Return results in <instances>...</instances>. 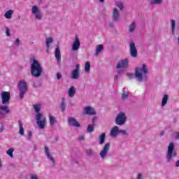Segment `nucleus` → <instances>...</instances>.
Here are the masks:
<instances>
[{"mask_svg":"<svg viewBox=\"0 0 179 179\" xmlns=\"http://www.w3.org/2000/svg\"><path fill=\"white\" fill-rule=\"evenodd\" d=\"M36 115V124L38 127L40 128V129H44L45 128V117L43 116V114L40 113V110H41V106L38 103H36L33 106Z\"/></svg>","mask_w":179,"mask_h":179,"instance_id":"f257e3e1","label":"nucleus"},{"mask_svg":"<svg viewBox=\"0 0 179 179\" xmlns=\"http://www.w3.org/2000/svg\"><path fill=\"white\" fill-rule=\"evenodd\" d=\"M43 73V67L38 61L34 59L31 65V75L34 78H40Z\"/></svg>","mask_w":179,"mask_h":179,"instance_id":"f03ea898","label":"nucleus"},{"mask_svg":"<svg viewBox=\"0 0 179 179\" xmlns=\"http://www.w3.org/2000/svg\"><path fill=\"white\" fill-rule=\"evenodd\" d=\"M149 69L146 64H143L142 68L136 67L135 71V78H136L138 82H142L143 80V76L145 78H148V73Z\"/></svg>","mask_w":179,"mask_h":179,"instance_id":"7ed1b4c3","label":"nucleus"},{"mask_svg":"<svg viewBox=\"0 0 179 179\" xmlns=\"http://www.w3.org/2000/svg\"><path fill=\"white\" fill-rule=\"evenodd\" d=\"M177 156V152L174 151V143H171L168 146V151L166 154V161L168 163H170V161L173 157Z\"/></svg>","mask_w":179,"mask_h":179,"instance_id":"20e7f679","label":"nucleus"},{"mask_svg":"<svg viewBox=\"0 0 179 179\" xmlns=\"http://www.w3.org/2000/svg\"><path fill=\"white\" fill-rule=\"evenodd\" d=\"M18 89L20 92V99H23L24 94L27 92V83L24 80H22L18 83Z\"/></svg>","mask_w":179,"mask_h":179,"instance_id":"39448f33","label":"nucleus"},{"mask_svg":"<svg viewBox=\"0 0 179 179\" xmlns=\"http://www.w3.org/2000/svg\"><path fill=\"white\" fill-rule=\"evenodd\" d=\"M115 122L117 125H124V124L127 122V116L125 115V113L120 112L116 117Z\"/></svg>","mask_w":179,"mask_h":179,"instance_id":"423d86ee","label":"nucleus"},{"mask_svg":"<svg viewBox=\"0 0 179 179\" xmlns=\"http://www.w3.org/2000/svg\"><path fill=\"white\" fill-rule=\"evenodd\" d=\"M2 104L8 106L10 101V93L9 92H3L1 93Z\"/></svg>","mask_w":179,"mask_h":179,"instance_id":"0eeeda50","label":"nucleus"},{"mask_svg":"<svg viewBox=\"0 0 179 179\" xmlns=\"http://www.w3.org/2000/svg\"><path fill=\"white\" fill-rule=\"evenodd\" d=\"M10 114V110L8 106H0V118H5V115Z\"/></svg>","mask_w":179,"mask_h":179,"instance_id":"6e6552de","label":"nucleus"},{"mask_svg":"<svg viewBox=\"0 0 179 179\" xmlns=\"http://www.w3.org/2000/svg\"><path fill=\"white\" fill-rule=\"evenodd\" d=\"M110 143H106L105 144V145L103 148V150L99 153L101 159H105L106 158V156H107V153H108V150H110Z\"/></svg>","mask_w":179,"mask_h":179,"instance_id":"1a4fd4ad","label":"nucleus"},{"mask_svg":"<svg viewBox=\"0 0 179 179\" xmlns=\"http://www.w3.org/2000/svg\"><path fill=\"white\" fill-rule=\"evenodd\" d=\"M79 71H80V64H77L76 69L71 73L72 79H79Z\"/></svg>","mask_w":179,"mask_h":179,"instance_id":"9d476101","label":"nucleus"},{"mask_svg":"<svg viewBox=\"0 0 179 179\" xmlns=\"http://www.w3.org/2000/svg\"><path fill=\"white\" fill-rule=\"evenodd\" d=\"M130 55L134 58L138 57V50H136V46L135 45V43H130Z\"/></svg>","mask_w":179,"mask_h":179,"instance_id":"9b49d317","label":"nucleus"},{"mask_svg":"<svg viewBox=\"0 0 179 179\" xmlns=\"http://www.w3.org/2000/svg\"><path fill=\"white\" fill-rule=\"evenodd\" d=\"M129 62L128 59H122L117 63L116 68H117V69L121 68L127 69L128 68Z\"/></svg>","mask_w":179,"mask_h":179,"instance_id":"f8f14e48","label":"nucleus"},{"mask_svg":"<svg viewBox=\"0 0 179 179\" xmlns=\"http://www.w3.org/2000/svg\"><path fill=\"white\" fill-rule=\"evenodd\" d=\"M32 13L35 15L36 19H38V20H41V12H40L38 7H37L36 6H34L32 7Z\"/></svg>","mask_w":179,"mask_h":179,"instance_id":"ddd939ff","label":"nucleus"},{"mask_svg":"<svg viewBox=\"0 0 179 179\" xmlns=\"http://www.w3.org/2000/svg\"><path fill=\"white\" fill-rule=\"evenodd\" d=\"M84 114H87V115H96V110L91 106H85L84 107Z\"/></svg>","mask_w":179,"mask_h":179,"instance_id":"4468645a","label":"nucleus"},{"mask_svg":"<svg viewBox=\"0 0 179 179\" xmlns=\"http://www.w3.org/2000/svg\"><path fill=\"white\" fill-rule=\"evenodd\" d=\"M79 47H80V41H79V38L76 36L74 42L73 43V51H78L79 50Z\"/></svg>","mask_w":179,"mask_h":179,"instance_id":"2eb2a0df","label":"nucleus"},{"mask_svg":"<svg viewBox=\"0 0 179 179\" xmlns=\"http://www.w3.org/2000/svg\"><path fill=\"white\" fill-rule=\"evenodd\" d=\"M69 125H71V127H76L77 128H79V127H80V124H79V122L76 121V119L73 117L69 118Z\"/></svg>","mask_w":179,"mask_h":179,"instance_id":"dca6fc26","label":"nucleus"},{"mask_svg":"<svg viewBox=\"0 0 179 179\" xmlns=\"http://www.w3.org/2000/svg\"><path fill=\"white\" fill-rule=\"evenodd\" d=\"M55 57L58 62V64H61V50L57 47L55 51Z\"/></svg>","mask_w":179,"mask_h":179,"instance_id":"f3484780","label":"nucleus"},{"mask_svg":"<svg viewBox=\"0 0 179 179\" xmlns=\"http://www.w3.org/2000/svg\"><path fill=\"white\" fill-rule=\"evenodd\" d=\"M45 153H46L48 159H49V160H51V162L53 164H55V159L52 157V155L50 152V150L48 149V147H47V146L45 147Z\"/></svg>","mask_w":179,"mask_h":179,"instance_id":"a211bd4d","label":"nucleus"},{"mask_svg":"<svg viewBox=\"0 0 179 179\" xmlns=\"http://www.w3.org/2000/svg\"><path fill=\"white\" fill-rule=\"evenodd\" d=\"M112 16L115 22H118L120 20V13L118 12V10L117 8L113 9Z\"/></svg>","mask_w":179,"mask_h":179,"instance_id":"6ab92c4d","label":"nucleus"},{"mask_svg":"<svg viewBox=\"0 0 179 179\" xmlns=\"http://www.w3.org/2000/svg\"><path fill=\"white\" fill-rule=\"evenodd\" d=\"M118 134H120V129L117 126L113 127L110 131V136L115 138Z\"/></svg>","mask_w":179,"mask_h":179,"instance_id":"aec40b11","label":"nucleus"},{"mask_svg":"<svg viewBox=\"0 0 179 179\" xmlns=\"http://www.w3.org/2000/svg\"><path fill=\"white\" fill-rule=\"evenodd\" d=\"M18 125H19V134L23 136L24 135V129L23 128V122H22V120L18 121Z\"/></svg>","mask_w":179,"mask_h":179,"instance_id":"412c9836","label":"nucleus"},{"mask_svg":"<svg viewBox=\"0 0 179 179\" xmlns=\"http://www.w3.org/2000/svg\"><path fill=\"white\" fill-rule=\"evenodd\" d=\"M76 94V89H75L74 86H71L69 88V92H68L69 97H73V96H75Z\"/></svg>","mask_w":179,"mask_h":179,"instance_id":"4be33fe9","label":"nucleus"},{"mask_svg":"<svg viewBox=\"0 0 179 179\" xmlns=\"http://www.w3.org/2000/svg\"><path fill=\"white\" fill-rule=\"evenodd\" d=\"M12 15H13V10H8L4 14L6 19H12Z\"/></svg>","mask_w":179,"mask_h":179,"instance_id":"5701e85b","label":"nucleus"},{"mask_svg":"<svg viewBox=\"0 0 179 179\" xmlns=\"http://www.w3.org/2000/svg\"><path fill=\"white\" fill-rule=\"evenodd\" d=\"M135 29H136V22L134 21L129 26V32L134 33Z\"/></svg>","mask_w":179,"mask_h":179,"instance_id":"b1692460","label":"nucleus"},{"mask_svg":"<svg viewBox=\"0 0 179 179\" xmlns=\"http://www.w3.org/2000/svg\"><path fill=\"white\" fill-rule=\"evenodd\" d=\"M49 121L50 125H54V124L57 123V118L51 115H49Z\"/></svg>","mask_w":179,"mask_h":179,"instance_id":"393cba45","label":"nucleus"},{"mask_svg":"<svg viewBox=\"0 0 179 179\" xmlns=\"http://www.w3.org/2000/svg\"><path fill=\"white\" fill-rule=\"evenodd\" d=\"M167 101H169V96L167 94H165L162 98V107H164V106L167 104Z\"/></svg>","mask_w":179,"mask_h":179,"instance_id":"a878e982","label":"nucleus"},{"mask_svg":"<svg viewBox=\"0 0 179 179\" xmlns=\"http://www.w3.org/2000/svg\"><path fill=\"white\" fill-rule=\"evenodd\" d=\"M104 141H106V133H102L101 135L99 136V144L103 145Z\"/></svg>","mask_w":179,"mask_h":179,"instance_id":"bb28decb","label":"nucleus"},{"mask_svg":"<svg viewBox=\"0 0 179 179\" xmlns=\"http://www.w3.org/2000/svg\"><path fill=\"white\" fill-rule=\"evenodd\" d=\"M150 5H162L163 0H150Z\"/></svg>","mask_w":179,"mask_h":179,"instance_id":"cd10ccee","label":"nucleus"},{"mask_svg":"<svg viewBox=\"0 0 179 179\" xmlns=\"http://www.w3.org/2000/svg\"><path fill=\"white\" fill-rule=\"evenodd\" d=\"M129 97V92H127L126 90H123L122 93V99L123 100H126V99H128Z\"/></svg>","mask_w":179,"mask_h":179,"instance_id":"c85d7f7f","label":"nucleus"},{"mask_svg":"<svg viewBox=\"0 0 179 179\" xmlns=\"http://www.w3.org/2000/svg\"><path fill=\"white\" fill-rule=\"evenodd\" d=\"M13 152H15V148H13L8 149L6 152L7 155H8L11 159H13Z\"/></svg>","mask_w":179,"mask_h":179,"instance_id":"c756f323","label":"nucleus"},{"mask_svg":"<svg viewBox=\"0 0 179 179\" xmlns=\"http://www.w3.org/2000/svg\"><path fill=\"white\" fill-rule=\"evenodd\" d=\"M103 45H99L96 48V56L97 57V55H99V52H101V51H103Z\"/></svg>","mask_w":179,"mask_h":179,"instance_id":"7c9ffc66","label":"nucleus"},{"mask_svg":"<svg viewBox=\"0 0 179 179\" xmlns=\"http://www.w3.org/2000/svg\"><path fill=\"white\" fill-rule=\"evenodd\" d=\"M60 108H61L62 113H64V111H65V108H66V106H65V98H63L62 99V103L60 105Z\"/></svg>","mask_w":179,"mask_h":179,"instance_id":"2f4dec72","label":"nucleus"},{"mask_svg":"<svg viewBox=\"0 0 179 179\" xmlns=\"http://www.w3.org/2000/svg\"><path fill=\"white\" fill-rule=\"evenodd\" d=\"M54 40L52 39V38H46V47L48 50V48H50V44H51V43H52Z\"/></svg>","mask_w":179,"mask_h":179,"instance_id":"473e14b6","label":"nucleus"},{"mask_svg":"<svg viewBox=\"0 0 179 179\" xmlns=\"http://www.w3.org/2000/svg\"><path fill=\"white\" fill-rule=\"evenodd\" d=\"M85 71L86 72H90V62H85Z\"/></svg>","mask_w":179,"mask_h":179,"instance_id":"72a5a7b5","label":"nucleus"},{"mask_svg":"<svg viewBox=\"0 0 179 179\" xmlns=\"http://www.w3.org/2000/svg\"><path fill=\"white\" fill-rule=\"evenodd\" d=\"M93 131H94V125L93 124H90L88 125V127H87V132H93Z\"/></svg>","mask_w":179,"mask_h":179,"instance_id":"f704fd0d","label":"nucleus"},{"mask_svg":"<svg viewBox=\"0 0 179 179\" xmlns=\"http://www.w3.org/2000/svg\"><path fill=\"white\" fill-rule=\"evenodd\" d=\"M171 27H172V33H174V30L176 29V20H171Z\"/></svg>","mask_w":179,"mask_h":179,"instance_id":"c9c22d12","label":"nucleus"},{"mask_svg":"<svg viewBox=\"0 0 179 179\" xmlns=\"http://www.w3.org/2000/svg\"><path fill=\"white\" fill-rule=\"evenodd\" d=\"M6 33L7 36H10V30H9V28H8V27H6Z\"/></svg>","mask_w":179,"mask_h":179,"instance_id":"e433bc0d","label":"nucleus"},{"mask_svg":"<svg viewBox=\"0 0 179 179\" xmlns=\"http://www.w3.org/2000/svg\"><path fill=\"white\" fill-rule=\"evenodd\" d=\"M127 76H129V79H134L135 76L133 73H127Z\"/></svg>","mask_w":179,"mask_h":179,"instance_id":"4c0bfd02","label":"nucleus"},{"mask_svg":"<svg viewBox=\"0 0 179 179\" xmlns=\"http://www.w3.org/2000/svg\"><path fill=\"white\" fill-rule=\"evenodd\" d=\"M62 78V75L61 74V73H57V79L58 80H59V79H61Z\"/></svg>","mask_w":179,"mask_h":179,"instance_id":"58836bf2","label":"nucleus"},{"mask_svg":"<svg viewBox=\"0 0 179 179\" xmlns=\"http://www.w3.org/2000/svg\"><path fill=\"white\" fill-rule=\"evenodd\" d=\"M117 8H120V10H122V9L124 8L122 6V3H117Z\"/></svg>","mask_w":179,"mask_h":179,"instance_id":"ea45409f","label":"nucleus"},{"mask_svg":"<svg viewBox=\"0 0 179 179\" xmlns=\"http://www.w3.org/2000/svg\"><path fill=\"white\" fill-rule=\"evenodd\" d=\"M31 136H32L31 131H29L27 134L28 139H31Z\"/></svg>","mask_w":179,"mask_h":179,"instance_id":"a19ab883","label":"nucleus"},{"mask_svg":"<svg viewBox=\"0 0 179 179\" xmlns=\"http://www.w3.org/2000/svg\"><path fill=\"white\" fill-rule=\"evenodd\" d=\"M119 134H123V135L127 134V131L125 130H119Z\"/></svg>","mask_w":179,"mask_h":179,"instance_id":"79ce46f5","label":"nucleus"},{"mask_svg":"<svg viewBox=\"0 0 179 179\" xmlns=\"http://www.w3.org/2000/svg\"><path fill=\"white\" fill-rule=\"evenodd\" d=\"M92 153H93V151L92 150H87V155H88V156H90Z\"/></svg>","mask_w":179,"mask_h":179,"instance_id":"37998d69","label":"nucleus"},{"mask_svg":"<svg viewBox=\"0 0 179 179\" xmlns=\"http://www.w3.org/2000/svg\"><path fill=\"white\" fill-rule=\"evenodd\" d=\"M15 44H16V45H19V44H20V41L19 40V38H17L15 40Z\"/></svg>","mask_w":179,"mask_h":179,"instance_id":"c03bdc74","label":"nucleus"},{"mask_svg":"<svg viewBox=\"0 0 179 179\" xmlns=\"http://www.w3.org/2000/svg\"><path fill=\"white\" fill-rule=\"evenodd\" d=\"M31 179H38V178H37V176L33 175L31 176Z\"/></svg>","mask_w":179,"mask_h":179,"instance_id":"a18cd8bd","label":"nucleus"},{"mask_svg":"<svg viewBox=\"0 0 179 179\" xmlns=\"http://www.w3.org/2000/svg\"><path fill=\"white\" fill-rule=\"evenodd\" d=\"M138 179H142V173H138Z\"/></svg>","mask_w":179,"mask_h":179,"instance_id":"49530a36","label":"nucleus"},{"mask_svg":"<svg viewBox=\"0 0 179 179\" xmlns=\"http://www.w3.org/2000/svg\"><path fill=\"white\" fill-rule=\"evenodd\" d=\"M85 139V137L83 136H80L79 140L83 141Z\"/></svg>","mask_w":179,"mask_h":179,"instance_id":"de8ad7c7","label":"nucleus"},{"mask_svg":"<svg viewBox=\"0 0 179 179\" xmlns=\"http://www.w3.org/2000/svg\"><path fill=\"white\" fill-rule=\"evenodd\" d=\"M117 73H118L119 75H121V73H124V71H117Z\"/></svg>","mask_w":179,"mask_h":179,"instance_id":"09e8293b","label":"nucleus"},{"mask_svg":"<svg viewBox=\"0 0 179 179\" xmlns=\"http://www.w3.org/2000/svg\"><path fill=\"white\" fill-rule=\"evenodd\" d=\"M176 167H179V160L176 162Z\"/></svg>","mask_w":179,"mask_h":179,"instance_id":"8fccbe9b","label":"nucleus"},{"mask_svg":"<svg viewBox=\"0 0 179 179\" xmlns=\"http://www.w3.org/2000/svg\"><path fill=\"white\" fill-rule=\"evenodd\" d=\"M3 129H5V128L3 127V126H2L0 129V132H2L3 131Z\"/></svg>","mask_w":179,"mask_h":179,"instance_id":"3c124183","label":"nucleus"},{"mask_svg":"<svg viewBox=\"0 0 179 179\" xmlns=\"http://www.w3.org/2000/svg\"><path fill=\"white\" fill-rule=\"evenodd\" d=\"M114 79L115 80H117L118 79V76H115Z\"/></svg>","mask_w":179,"mask_h":179,"instance_id":"603ef678","label":"nucleus"},{"mask_svg":"<svg viewBox=\"0 0 179 179\" xmlns=\"http://www.w3.org/2000/svg\"><path fill=\"white\" fill-rule=\"evenodd\" d=\"M176 139H179V133H178V134H176Z\"/></svg>","mask_w":179,"mask_h":179,"instance_id":"864d4df0","label":"nucleus"},{"mask_svg":"<svg viewBox=\"0 0 179 179\" xmlns=\"http://www.w3.org/2000/svg\"><path fill=\"white\" fill-rule=\"evenodd\" d=\"M105 0H99V2H101V3H103V2H104Z\"/></svg>","mask_w":179,"mask_h":179,"instance_id":"5fc2aeb1","label":"nucleus"},{"mask_svg":"<svg viewBox=\"0 0 179 179\" xmlns=\"http://www.w3.org/2000/svg\"><path fill=\"white\" fill-rule=\"evenodd\" d=\"M33 86H34V87H37V86L34 83L33 84Z\"/></svg>","mask_w":179,"mask_h":179,"instance_id":"6e6d98bb","label":"nucleus"},{"mask_svg":"<svg viewBox=\"0 0 179 179\" xmlns=\"http://www.w3.org/2000/svg\"><path fill=\"white\" fill-rule=\"evenodd\" d=\"M0 167H2V164L1 163V159H0Z\"/></svg>","mask_w":179,"mask_h":179,"instance_id":"4d7b16f0","label":"nucleus"},{"mask_svg":"<svg viewBox=\"0 0 179 179\" xmlns=\"http://www.w3.org/2000/svg\"><path fill=\"white\" fill-rule=\"evenodd\" d=\"M92 122H94V119L92 120Z\"/></svg>","mask_w":179,"mask_h":179,"instance_id":"13d9d810","label":"nucleus"}]
</instances>
